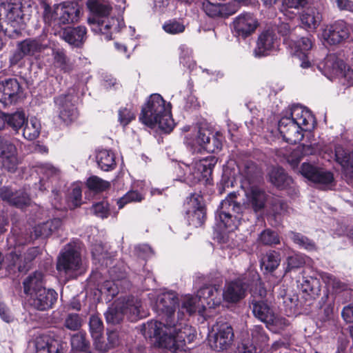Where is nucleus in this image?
Segmentation results:
<instances>
[{
    "instance_id": "obj_20",
    "label": "nucleus",
    "mask_w": 353,
    "mask_h": 353,
    "mask_svg": "<svg viewBox=\"0 0 353 353\" xmlns=\"http://www.w3.org/2000/svg\"><path fill=\"white\" fill-rule=\"evenodd\" d=\"M301 174L313 183L329 185L334 181L333 174L323 168L309 163H303L300 169Z\"/></svg>"
},
{
    "instance_id": "obj_10",
    "label": "nucleus",
    "mask_w": 353,
    "mask_h": 353,
    "mask_svg": "<svg viewBox=\"0 0 353 353\" xmlns=\"http://www.w3.org/2000/svg\"><path fill=\"white\" fill-rule=\"evenodd\" d=\"M222 140V135L219 132L213 134L208 129L200 128L195 139H187V143L194 152H201V150H204L208 152L214 153L221 150Z\"/></svg>"
},
{
    "instance_id": "obj_60",
    "label": "nucleus",
    "mask_w": 353,
    "mask_h": 353,
    "mask_svg": "<svg viewBox=\"0 0 353 353\" xmlns=\"http://www.w3.org/2000/svg\"><path fill=\"white\" fill-rule=\"evenodd\" d=\"M91 211L97 216L101 219L107 218L110 215L109 204L105 201H102L92 205Z\"/></svg>"
},
{
    "instance_id": "obj_26",
    "label": "nucleus",
    "mask_w": 353,
    "mask_h": 353,
    "mask_svg": "<svg viewBox=\"0 0 353 353\" xmlns=\"http://www.w3.org/2000/svg\"><path fill=\"white\" fill-rule=\"evenodd\" d=\"M0 197L11 205L23 209L31 204V199L23 190L12 192L8 188H3L0 190Z\"/></svg>"
},
{
    "instance_id": "obj_57",
    "label": "nucleus",
    "mask_w": 353,
    "mask_h": 353,
    "mask_svg": "<svg viewBox=\"0 0 353 353\" xmlns=\"http://www.w3.org/2000/svg\"><path fill=\"white\" fill-rule=\"evenodd\" d=\"M119 280L114 279L105 281L101 286V292L107 294L108 296L113 298L119 292Z\"/></svg>"
},
{
    "instance_id": "obj_39",
    "label": "nucleus",
    "mask_w": 353,
    "mask_h": 353,
    "mask_svg": "<svg viewBox=\"0 0 353 353\" xmlns=\"http://www.w3.org/2000/svg\"><path fill=\"white\" fill-rule=\"evenodd\" d=\"M96 160L99 167L103 171H110L115 168L114 154L108 150L101 149L97 152Z\"/></svg>"
},
{
    "instance_id": "obj_52",
    "label": "nucleus",
    "mask_w": 353,
    "mask_h": 353,
    "mask_svg": "<svg viewBox=\"0 0 353 353\" xmlns=\"http://www.w3.org/2000/svg\"><path fill=\"white\" fill-rule=\"evenodd\" d=\"M87 186L93 191L103 192L110 188V183L97 176H92L87 181Z\"/></svg>"
},
{
    "instance_id": "obj_40",
    "label": "nucleus",
    "mask_w": 353,
    "mask_h": 353,
    "mask_svg": "<svg viewBox=\"0 0 353 353\" xmlns=\"http://www.w3.org/2000/svg\"><path fill=\"white\" fill-rule=\"evenodd\" d=\"M51 51L54 67L60 69L63 72H70L72 70L73 64L70 62L63 48H52Z\"/></svg>"
},
{
    "instance_id": "obj_30",
    "label": "nucleus",
    "mask_w": 353,
    "mask_h": 353,
    "mask_svg": "<svg viewBox=\"0 0 353 353\" xmlns=\"http://www.w3.org/2000/svg\"><path fill=\"white\" fill-rule=\"evenodd\" d=\"M299 18L303 28L309 31H314L319 26L323 16L318 8L308 7L301 12Z\"/></svg>"
},
{
    "instance_id": "obj_42",
    "label": "nucleus",
    "mask_w": 353,
    "mask_h": 353,
    "mask_svg": "<svg viewBox=\"0 0 353 353\" xmlns=\"http://www.w3.org/2000/svg\"><path fill=\"white\" fill-rule=\"evenodd\" d=\"M6 125L10 128L15 133L24 125L26 121V117L23 112L17 111L12 114L5 113Z\"/></svg>"
},
{
    "instance_id": "obj_62",
    "label": "nucleus",
    "mask_w": 353,
    "mask_h": 353,
    "mask_svg": "<svg viewBox=\"0 0 353 353\" xmlns=\"http://www.w3.org/2000/svg\"><path fill=\"white\" fill-rule=\"evenodd\" d=\"M239 172L245 179L251 181L257 174V167L253 162L248 161L242 168H239Z\"/></svg>"
},
{
    "instance_id": "obj_15",
    "label": "nucleus",
    "mask_w": 353,
    "mask_h": 353,
    "mask_svg": "<svg viewBox=\"0 0 353 353\" xmlns=\"http://www.w3.org/2000/svg\"><path fill=\"white\" fill-rule=\"evenodd\" d=\"M48 48V43L41 39H27L17 45L14 54L10 59L11 64H17L26 56L37 57L39 54Z\"/></svg>"
},
{
    "instance_id": "obj_33",
    "label": "nucleus",
    "mask_w": 353,
    "mask_h": 353,
    "mask_svg": "<svg viewBox=\"0 0 353 353\" xmlns=\"http://www.w3.org/2000/svg\"><path fill=\"white\" fill-rule=\"evenodd\" d=\"M313 46V41L310 37H301L294 41V53L301 60V67L309 68L312 64L309 61L308 51Z\"/></svg>"
},
{
    "instance_id": "obj_46",
    "label": "nucleus",
    "mask_w": 353,
    "mask_h": 353,
    "mask_svg": "<svg viewBox=\"0 0 353 353\" xmlns=\"http://www.w3.org/2000/svg\"><path fill=\"white\" fill-rule=\"evenodd\" d=\"M179 51L180 63L192 72L196 67V63L192 59V50L186 45L182 44L179 46Z\"/></svg>"
},
{
    "instance_id": "obj_37",
    "label": "nucleus",
    "mask_w": 353,
    "mask_h": 353,
    "mask_svg": "<svg viewBox=\"0 0 353 353\" xmlns=\"http://www.w3.org/2000/svg\"><path fill=\"white\" fill-rule=\"evenodd\" d=\"M335 157L345 174L353 176V152L346 150L341 145H336Z\"/></svg>"
},
{
    "instance_id": "obj_24",
    "label": "nucleus",
    "mask_w": 353,
    "mask_h": 353,
    "mask_svg": "<svg viewBox=\"0 0 353 353\" xmlns=\"http://www.w3.org/2000/svg\"><path fill=\"white\" fill-rule=\"evenodd\" d=\"M21 87L15 78H9L0 81V102L5 105L12 103L21 92Z\"/></svg>"
},
{
    "instance_id": "obj_28",
    "label": "nucleus",
    "mask_w": 353,
    "mask_h": 353,
    "mask_svg": "<svg viewBox=\"0 0 353 353\" xmlns=\"http://www.w3.org/2000/svg\"><path fill=\"white\" fill-rule=\"evenodd\" d=\"M122 306L125 316L131 321H136L146 316L142 302L137 297L128 296L124 299Z\"/></svg>"
},
{
    "instance_id": "obj_53",
    "label": "nucleus",
    "mask_w": 353,
    "mask_h": 353,
    "mask_svg": "<svg viewBox=\"0 0 353 353\" xmlns=\"http://www.w3.org/2000/svg\"><path fill=\"white\" fill-rule=\"evenodd\" d=\"M89 327L92 337L97 338L103 334V324L98 314H92L90 316Z\"/></svg>"
},
{
    "instance_id": "obj_34",
    "label": "nucleus",
    "mask_w": 353,
    "mask_h": 353,
    "mask_svg": "<svg viewBox=\"0 0 353 353\" xmlns=\"http://www.w3.org/2000/svg\"><path fill=\"white\" fill-rule=\"evenodd\" d=\"M269 177L270 182L279 189L295 191L293 179L283 168H273L269 173Z\"/></svg>"
},
{
    "instance_id": "obj_43",
    "label": "nucleus",
    "mask_w": 353,
    "mask_h": 353,
    "mask_svg": "<svg viewBox=\"0 0 353 353\" xmlns=\"http://www.w3.org/2000/svg\"><path fill=\"white\" fill-rule=\"evenodd\" d=\"M288 236L294 243L301 249L307 251H314L316 250V245L314 241L301 233L290 231L288 232Z\"/></svg>"
},
{
    "instance_id": "obj_19",
    "label": "nucleus",
    "mask_w": 353,
    "mask_h": 353,
    "mask_svg": "<svg viewBox=\"0 0 353 353\" xmlns=\"http://www.w3.org/2000/svg\"><path fill=\"white\" fill-rule=\"evenodd\" d=\"M52 194L54 197L52 200V205L57 210H73L81 205L82 190L77 184H73L68 190L65 205H62L61 203V198L57 190H52Z\"/></svg>"
},
{
    "instance_id": "obj_1",
    "label": "nucleus",
    "mask_w": 353,
    "mask_h": 353,
    "mask_svg": "<svg viewBox=\"0 0 353 353\" xmlns=\"http://www.w3.org/2000/svg\"><path fill=\"white\" fill-rule=\"evenodd\" d=\"M179 305L177 294L172 291L159 294L156 300L154 309L160 320H152L143 325V334L145 337L154 339L158 346L173 352L185 351L187 343H191L196 335L194 328L186 324L184 320L174 319L176 306Z\"/></svg>"
},
{
    "instance_id": "obj_48",
    "label": "nucleus",
    "mask_w": 353,
    "mask_h": 353,
    "mask_svg": "<svg viewBox=\"0 0 353 353\" xmlns=\"http://www.w3.org/2000/svg\"><path fill=\"white\" fill-rule=\"evenodd\" d=\"M39 173L42 174L39 181V190L41 191L46 190L47 187L45 183V178L50 179L56 177L59 174V170L50 163L42 164L39 167Z\"/></svg>"
},
{
    "instance_id": "obj_49",
    "label": "nucleus",
    "mask_w": 353,
    "mask_h": 353,
    "mask_svg": "<svg viewBox=\"0 0 353 353\" xmlns=\"http://www.w3.org/2000/svg\"><path fill=\"white\" fill-rule=\"evenodd\" d=\"M257 242L264 245H274L280 243V238L276 232L265 229L259 234Z\"/></svg>"
},
{
    "instance_id": "obj_31",
    "label": "nucleus",
    "mask_w": 353,
    "mask_h": 353,
    "mask_svg": "<svg viewBox=\"0 0 353 353\" xmlns=\"http://www.w3.org/2000/svg\"><path fill=\"white\" fill-rule=\"evenodd\" d=\"M35 353H63L59 341L47 334L37 336L34 341Z\"/></svg>"
},
{
    "instance_id": "obj_21",
    "label": "nucleus",
    "mask_w": 353,
    "mask_h": 353,
    "mask_svg": "<svg viewBox=\"0 0 353 353\" xmlns=\"http://www.w3.org/2000/svg\"><path fill=\"white\" fill-rule=\"evenodd\" d=\"M259 26L258 21L250 13H243L233 21L232 28L236 37L246 38L254 32Z\"/></svg>"
},
{
    "instance_id": "obj_4",
    "label": "nucleus",
    "mask_w": 353,
    "mask_h": 353,
    "mask_svg": "<svg viewBox=\"0 0 353 353\" xmlns=\"http://www.w3.org/2000/svg\"><path fill=\"white\" fill-rule=\"evenodd\" d=\"M87 6L93 14L88 19L91 30L101 36V39L110 41L112 34L125 27L123 19L109 17L112 6L108 0H88Z\"/></svg>"
},
{
    "instance_id": "obj_35",
    "label": "nucleus",
    "mask_w": 353,
    "mask_h": 353,
    "mask_svg": "<svg viewBox=\"0 0 353 353\" xmlns=\"http://www.w3.org/2000/svg\"><path fill=\"white\" fill-rule=\"evenodd\" d=\"M86 28L79 26L65 29L63 32L62 38L70 45L79 48L86 40Z\"/></svg>"
},
{
    "instance_id": "obj_55",
    "label": "nucleus",
    "mask_w": 353,
    "mask_h": 353,
    "mask_svg": "<svg viewBox=\"0 0 353 353\" xmlns=\"http://www.w3.org/2000/svg\"><path fill=\"white\" fill-rule=\"evenodd\" d=\"M143 196L138 191H128L124 196L117 201L119 208H122L125 205L131 202H140L143 200Z\"/></svg>"
},
{
    "instance_id": "obj_2",
    "label": "nucleus",
    "mask_w": 353,
    "mask_h": 353,
    "mask_svg": "<svg viewBox=\"0 0 353 353\" xmlns=\"http://www.w3.org/2000/svg\"><path fill=\"white\" fill-rule=\"evenodd\" d=\"M314 124V117L308 109L294 105L280 119L278 130L285 141L296 144L303 138V132L312 130Z\"/></svg>"
},
{
    "instance_id": "obj_61",
    "label": "nucleus",
    "mask_w": 353,
    "mask_h": 353,
    "mask_svg": "<svg viewBox=\"0 0 353 353\" xmlns=\"http://www.w3.org/2000/svg\"><path fill=\"white\" fill-rule=\"evenodd\" d=\"M305 263V256L302 254H294L288 256L287 259V267L285 272H290L293 269H297L303 266Z\"/></svg>"
},
{
    "instance_id": "obj_59",
    "label": "nucleus",
    "mask_w": 353,
    "mask_h": 353,
    "mask_svg": "<svg viewBox=\"0 0 353 353\" xmlns=\"http://www.w3.org/2000/svg\"><path fill=\"white\" fill-rule=\"evenodd\" d=\"M272 211L275 219H278L276 220V224H279L281 221L280 216L288 212V205L285 201L278 199L273 202Z\"/></svg>"
},
{
    "instance_id": "obj_18",
    "label": "nucleus",
    "mask_w": 353,
    "mask_h": 353,
    "mask_svg": "<svg viewBox=\"0 0 353 353\" xmlns=\"http://www.w3.org/2000/svg\"><path fill=\"white\" fill-rule=\"evenodd\" d=\"M215 333L209 336V345L216 351L226 350L232 343L234 337L232 327L227 323L217 324Z\"/></svg>"
},
{
    "instance_id": "obj_58",
    "label": "nucleus",
    "mask_w": 353,
    "mask_h": 353,
    "mask_svg": "<svg viewBox=\"0 0 353 353\" xmlns=\"http://www.w3.org/2000/svg\"><path fill=\"white\" fill-rule=\"evenodd\" d=\"M252 340L260 346L265 345L269 338L261 325H254L251 330Z\"/></svg>"
},
{
    "instance_id": "obj_63",
    "label": "nucleus",
    "mask_w": 353,
    "mask_h": 353,
    "mask_svg": "<svg viewBox=\"0 0 353 353\" xmlns=\"http://www.w3.org/2000/svg\"><path fill=\"white\" fill-rule=\"evenodd\" d=\"M48 226L46 221L37 225L33 228L34 238H46L50 236V229H48Z\"/></svg>"
},
{
    "instance_id": "obj_22",
    "label": "nucleus",
    "mask_w": 353,
    "mask_h": 353,
    "mask_svg": "<svg viewBox=\"0 0 353 353\" xmlns=\"http://www.w3.org/2000/svg\"><path fill=\"white\" fill-rule=\"evenodd\" d=\"M350 26L343 20L335 21L323 32V37L330 45H336L347 39L350 33Z\"/></svg>"
},
{
    "instance_id": "obj_7",
    "label": "nucleus",
    "mask_w": 353,
    "mask_h": 353,
    "mask_svg": "<svg viewBox=\"0 0 353 353\" xmlns=\"http://www.w3.org/2000/svg\"><path fill=\"white\" fill-rule=\"evenodd\" d=\"M217 162L214 157H208L202 159L194 161L190 165H186L185 179L190 185L199 182L208 183L213 168Z\"/></svg>"
},
{
    "instance_id": "obj_8",
    "label": "nucleus",
    "mask_w": 353,
    "mask_h": 353,
    "mask_svg": "<svg viewBox=\"0 0 353 353\" xmlns=\"http://www.w3.org/2000/svg\"><path fill=\"white\" fill-rule=\"evenodd\" d=\"M77 96L74 89H69L65 93L54 98L55 111L59 119L65 125L75 121L79 112L76 106Z\"/></svg>"
},
{
    "instance_id": "obj_6",
    "label": "nucleus",
    "mask_w": 353,
    "mask_h": 353,
    "mask_svg": "<svg viewBox=\"0 0 353 353\" xmlns=\"http://www.w3.org/2000/svg\"><path fill=\"white\" fill-rule=\"evenodd\" d=\"M221 302L220 291L215 285L199 288L196 296L186 295L183 298L181 307H179V318L182 319L196 311L201 315L206 316L207 307H215L219 306Z\"/></svg>"
},
{
    "instance_id": "obj_29",
    "label": "nucleus",
    "mask_w": 353,
    "mask_h": 353,
    "mask_svg": "<svg viewBox=\"0 0 353 353\" xmlns=\"http://www.w3.org/2000/svg\"><path fill=\"white\" fill-rule=\"evenodd\" d=\"M320 70L325 76L332 79L333 77L343 75L345 68L344 61L339 59L335 54L327 55L323 63V68L319 66Z\"/></svg>"
},
{
    "instance_id": "obj_16",
    "label": "nucleus",
    "mask_w": 353,
    "mask_h": 353,
    "mask_svg": "<svg viewBox=\"0 0 353 353\" xmlns=\"http://www.w3.org/2000/svg\"><path fill=\"white\" fill-rule=\"evenodd\" d=\"M279 45L280 39L274 30H264L258 37L253 54L257 58L268 56L276 52Z\"/></svg>"
},
{
    "instance_id": "obj_32",
    "label": "nucleus",
    "mask_w": 353,
    "mask_h": 353,
    "mask_svg": "<svg viewBox=\"0 0 353 353\" xmlns=\"http://www.w3.org/2000/svg\"><path fill=\"white\" fill-rule=\"evenodd\" d=\"M246 203L255 212H261L265 207L267 194L265 191L257 187H252L245 192Z\"/></svg>"
},
{
    "instance_id": "obj_17",
    "label": "nucleus",
    "mask_w": 353,
    "mask_h": 353,
    "mask_svg": "<svg viewBox=\"0 0 353 353\" xmlns=\"http://www.w3.org/2000/svg\"><path fill=\"white\" fill-rule=\"evenodd\" d=\"M251 284L247 276L226 283L222 294L223 299L228 303L239 302L245 296L247 290Z\"/></svg>"
},
{
    "instance_id": "obj_5",
    "label": "nucleus",
    "mask_w": 353,
    "mask_h": 353,
    "mask_svg": "<svg viewBox=\"0 0 353 353\" xmlns=\"http://www.w3.org/2000/svg\"><path fill=\"white\" fill-rule=\"evenodd\" d=\"M139 120L151 128L158 126L165 132H171L174 127L171 104L166 103L159 94H152L149 97L142 107Z\"/></svg>"
},
{
    "instance_id": "obj_36",
    "label": "nucleus",
    "mask_w": 353,
    "mask_h": 353,
    "mask_svg": "<svg viewBox=\"0 0 353 353\" xmlns=\"http://www.w3.org/2000/svg\"><path fill=\"white\" fill-rule=\"evenodd\" d=\"M202 9L204 12L210 17L225 18L234 13L230 6L222 3H213L208 0H204L202 3Z\"/></svg>"
},
{
    "instance_id": "obj_54",
    "label": "nucleus",
    "mask_w": 353,
    "mask_h": 353,
    "mask_svg": "<svg viewBox=\"0 0 353 353\" xmlns=\"http://www.w3.org/2000/svg\"><path fill=\"white\" fill-rule=\"evenodd\" d=\"M63 325L69 330L77 331L82 325V319L78 314H68L64 319Z\"/></svg>"
},
{
    "instance_id": "obj_51",
    "label": "nucleus",
    "mask_w": 353,
    "mask_h": 353,
    "mask_svg": "<svg viewBox=\"0 0 353 353\" xmlns=\"http://www.w3.org/2000/svg\"><path fill=\"white\" fill-rule=\"evenodd\" d=\"M319 276L327 288H331L336 292L343 290L345 288L343 283L328 272H321L319 273Z\"/></svg>"
},
{
    "instance_id": "obj_9",
    "label": "nucleus",
    "mask_w": 353,
    "mask_h": 353,
    "mask_svg": "<svg viewBox=\"0 0 353 353\" xmlns=\"http://www.w3.org/2000/svg\"><path fill=\"white\" fill-rule=\"evenodd\" d=\"M81 258L78 250L71 244L66 245L60 253L57 270L69 277H76L81 270Z\"/></svg>"
},
{
    "instance_id": "obj_11",
    "label": "nucleus",
    "mask_w": 353,
    "mask_h": 353,
    "mask_svg": "<svg viewBox=\"0 0 353 353\" xmlns=\"http://www.w3.org/2000/svg\"><path fill=\"white\" fill-rule=\"evenodd\" d=\"M78 10L70 3L56 5L53 10L45 9L43 19L48 25H61L74 22Z\"/></svg>"
},
{
    "instance_id": "obj_45",
    "label": "nucleus",
    "mask_w": 353,
    "mask_h": 353,
    "mask_svg": "<svg viewBox=\"0 0 353 353\" xmlns=\"http://www.w3.org/2000/svg\"><path fill=\"white\" fill-rule=\"evenodd\" d=\"M314 148L311 145H302L294 150L287 157V161L292 168H296L301 160L303 156L312 154Z\"/></svg>"
},
{
    "instance_id": "obj_47",
    "label": "nucleus",
    "mask_w": 353,
    "mask_h": 353,
    "mask_svg": "<svg viewBox=\"0 0 353 353\" xmlns=\"http://www.w3.org/2000/svg\"><path fill=\"white\" fill-rule=\"evenodd\" d=\"M70 343L72 350L79 352H87L89 349L90 343L86 339V334L84 332H77L71 336Z\"/></svg>"
},
{
    "instance_id": "obj_41",
    "label": "nucleus",
    "mask_w": 353,
    "mask_h": 353,
    "mask_svg": "<svg viewBox=\"0 0 353 353\" xmlns=\"http://www.w3.org/2000/svg\"><path fill=\"white\" fill-rule=\"evenodd\" d=\"M280 262V254L274 250L269 251L261 258V267L266 272H272L278 268Z\"/></svg>"
},
{
    "instance_id": "obj_50",
    "label": "nucleus",
    "mask_w": 353,
    "mask_h": 353,
    "mask_svg": "<svg viewBox=\"0 0 353 353\" xmlns=\"http://www.w3.org/2000/svg\"><path fill=\"white\" fill-rule=\"evenodd\" d=\"M125 316L123 306L117 305L109 307L107 312L105 313L106 321L108 323L117 324L119 323Z\"/></svg>"
},
{
    "instance_id": "obj_27",
    "label": "nucleus",
    "mask_w": 353,
    "mask_h": 353,
    "mask_svg": "<svg viewBox=\"0 0 353 353\" xmlns=\"http://www.w3.org/2000/svg\"><path fill=\"white\" fill-rule=\"evenodd\" d=\"M45 288L43 274L41 272H34L29 274L23 281V292L27 300L34 295V294L39 293Z\"/></svg>"
},
{
    "instance_id": "obj_14",
    "label": "nucleus",
    "mask_w": 353,
    "mask_h": 353,
    "mask_svg": "<svg viewBox=\"0 0 353 353\" xmlns=\"http://www.w3.org/2000/svg\"><path fill=\"white\" fill-rule=\"evenodd\" d=\"M14 139L0 135V159L2 167L10 172H14L19 164L17 146Z\"/></svg>"
},
{
    "instance_id": "obj_44",
    "label": "nucleus",
    "mask_w": 353,
    "mask_h": 353,
    "mask_svg": "<svg viewBox=\"0 0 353 353\" xmlns=\"http://www.w3.org/2000/svg\"><path fill=\"white\" fill-rule=\"evenodd\" d=\"M25 127L23 130V136L26 139L32 141L36 139L41 131L40 121L35 117H32L29 121L26 119Z\"/></svg>"
},
{
    "instance_id": "obj_23",
    "label": "nucleus",
    "mask_w": 353,
    "mask_h": 353,
    "mask_svg": "<svg viewBox=\"0 0 353 353\" xmlns=\"http://www.w3.org/2000/svg\"><path fill=\"white\" fill-rule=\"evenodd\" d=\"M58 294L53 289L45 288L28 298V304L39 311H46L52 307L57 300Z\"/></svg>"
},
{
    "instance_id": "obj_38",
    "label": "nucleus",
    "mask_w": 353,
    "mask_h": 353,
    "mask_svg": "<svg viewBox=\"0 0 353 353\" xmlns=\"http://www.w3.org/2000/svg\"><path fill=\"white\" fill-rule=\"evenodd\" d=\"M252 305V312L255 317L265 324H268L269 322H272L274 312L267 302L264 301L253 300Z\"/></svg>"
},
{
    "instance_id": "obj_56",
    "label": "nucleus",
    "mask_w": 353,
    "mask_h": 353,
    "mask_svg": "<svg viewBox=\"0 0 353 353\" xmlns=\"http://www.w3.org/2000/svg\"><path fill=\"white\" fill-rule=\"evenodd\" d=\"M163 28L168 34H176L183 32L185 26L182 22L172 19L166 21L163 26Z\"/></svg>"
},
{
    "instance_id": "obj_12",
    "label": "nucleus",
    "mask_w": 353,
    "mask_h": 353,
    "mask_svg": "<svg viewBox=\"0 0 353 353\" xmlns=\"http://www.w3.org/2000/svg\"><path fill=\"white\" fill-rule=\"evenodd\" d=\"M184 208L190 225L197 228L203 223L205 218V209L202 196L196 193L192 194L187 197Z\"/></svg>"
},
{
    "instance_id": "obj_25",
    "label": "nucleus",
    "mask_w": 353,
    "mask_h": 353,
    "mask_svg": "<svg viewBox=\"0 0 353 353\" xmlns=\"http://www.w3.org/2000/svg\"><path fill=\"white\" fill-rule=\"evenodd\" d=\"M22 3L20 0H6L0 3V20L5 19L9 23H19L22 19Z\"/></svg>"
},
{
    "instance_id": "obj_64",
    "label": "nucleus",
    "mask_w": 353,
    "mask_h": 353,
    "mask_svg": "<svg viewBox=\"0 0 353 353\" xmlns=\"http://www.w3.org/2000/svg\"><path fill=\"white\" fill-rule=\"evenodd\" d=\"M134 118V114L130 109L125 108L119 110V121L122 125H127Z\"/></svg>"
},
{
    "instance_id": "obj_13",
    "label": "nucleus",
    "mask_w": 353,
    "mask_h": 353,
    "mask_svg": "<svg viewBox=\"0 0 353 353\" xmlns=\"http://www.w3.org/2000/svg\"><path fill=\"white\" fill-rule=\"evenodd\" d=\"M30 237L21 239V236L16 234V230H13V234L8 239V242L14 247V250L11 252L6 256L7 268L9 270L15 272L17 270L19 272L26 271V265L23 264L21 250L20 246L28 242Z\"/></svg>"
},
{
    "instance_id": "obj_3",
    "label": "nucleus",
    "mask_w": 353,
    "mask_h": 353,
    "mask_svg": "<svg viewBox=\"0 0 353 353\" xmlns=\"http://www.w3.org/2000/svg\"><path fill=\"white\" fill-rule=\"evenodd\" d=\"M236 192H232L223 200L216 213V239L222 248L231 247L230 234L237 228L243 206L236 201Z\"/></svg>"
}]
</instances>
